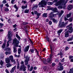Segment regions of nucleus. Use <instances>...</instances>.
<instances>
[{
    "label": "nucleus",
    "instance_id": "603ef678",
    "mask_svg": "<svg viewBox=\"0 0 73 73\" xmlns=\"http://www.w3.org/2000/svg\"><path fill=\"white\" fill-rule=\"evenodd\" d=\"M52 66L54 67L56 65V64L54 63H52Z\"/></svg>",
    "mask_w": 73,
    "mask_h": 73
},
{
    "label": "nucleus",
    "instance_id": "338daca9",
    "mask_svg": "<svg viewBox=\"0 0 73 73\" xmlns=\"http://www.w3.org/2000/svg\"><path fill=\"white\" fill-rule=\"evenodd\" d=\"M17 27V25L16 24H15L14 25H13V28H16Z\"/></svg>",
    "mask_w": 73,
    "mask_h": 73
},
{
    "label": "nucleus",
    "instance_id": "a18cd8bd",
    "mask_svg": "<svg viewBox=\"0 0 73 73\" xmlns=\"http://www.w3.org/2000/svg\"><path fill=\"white\" fill-rule=\"evenodd\" d=\"M2 3L3 4H5V3H7V0H3V1Z\"/></svg>",
    "mask_w": 73,
    "mask_h": 73
},
{
    "label": "nucleus",
    "instance_id": "5fc2aeb1",
    "mask_svg": "<svg viewBox=\"0 0 73 73\" xmlns=\"http://www.w3.org/2000/svg\"><path fill=\"white\" fill-rule=\"evenodd\" d=\"M22 3H23V4H26L27 3V2L25 1H22Z\"/></svg>",
    "mask_w": 73,
    "mask_h": 73
},
{
    "label": "nucleus",
    "instance_id": "dca6fc26",
    "mask_svg": "<svg viewBox=\"0 0 73 73\" xmlns=\"http://www.w3.org/2000/svg\"><path fill=\"white\" fill-rule=\"evenodd\" d=\"M68 9H72L73 6L70 5H69L67 7Z\"/></svg>",
    "mask_w": 73,
    "mask_h": 73
},
{
    "label": "nucleus",
    "instance_id": "37998d69",
    "mask_svg": "<svg viewBox=\"0 0 73 73\" xmlns=\"http://www.w3.org/2000/svg\"><path fill=\"white\" fill-rule=\"evenodd\" d=\"M69 49V47H68L67 46H66L65 48V50H66H66H68Z\"/></svg>",
    "mask_w": 73,
    "mask_h": 73
},
{
    "label": "nucleus",
    "instance_id": "9d476101",
    "mask_svg": "<svg viewBox=\"0 0 73 73\" xmlns=\"http://www.w3.org/2000/svg\"><path fill=\"white\" fill-rule=\"evenodd\" d=\"M65 37H68L69 36V32L68 31H66L65 33Z\"/></svg>",
    "mask_w": 73,
    "mask_h": 73
},
{
    "label": "nucleus",
    "instance_id": "79ce46f5",
    "mask_svg": "<svg viewBox=\"0 0 73 73\" xmlns=\"http://www.w3.org/2000/svg\"><path fill=\"white\" fill-rule=\"evenodd\" d=\"M23 25H27V24H28V23L27 22H24L23 23Z\"/></svg>",
    "mask_w": 73,
    "mask_h": 73
},
{
    "label": "nucleus",
    "instance_id": "f704fd0d",
    "mask_svg": "<svg viewBox=\"0 0 73 73\" xmlns=\"http://www.w3.org/2000/svg\"><path fill=\"white\" fill-rule=\"evenodd\" d=\"M27 8V5H26L25 6L23 5L22 7V8L23 9H25V8Z\"/></svg>",
    "mask_w": 73,
    "mask_h": 73
},
{
    "label": "nucleus",
    "instance_id": "20e7f679",
    "mask_svg": "<svg viewBox=\"0 0 73 73\" xmlns=\"http://www.w3.org/2000/svg\"><path fill=\"white\" fill-rule=\"evenodd\" d=\"M47 4V2L45 1V0H43L41 1V2L39 3L38 5L39 7H41L42 8L44 9L42 7H44V6H45L46 4Z\"/></svg>",
    "mask_w": 73,
    "mask_h": 73
},
{
    "label": "nucleus",
    "instance_id": "6e6552de",
    "mask_svg": "<svg viewBox=\"0 0 73 73\" xmlns=\"http://www.w3.org/2000/svg\"><path fill=\"white\" fill-rule=\"evenodd\" d=\"M68 32L70 33H71L73 32V27L72 26H70L68 28Z\"/></svg>",
    "mask_w": 73,
    "mask_h": 73
},
{
    "label": "nucleus",
    "instance_id": "2eb2a0df",
    "mask_svg": "<svg viewBox=\"0 0 73 73\" xmlns=\"http://www.w3.org/2000/svg\"><path fill=\"white\" fill-rule=\"evenodd\" d=\"M25 65L24 64H23L22 65H21L20 66V69H19V70H22V69H23L24 68H25Z\"/></svg>",
    "mask_w": 73,
    "mask_h": 73
},
{
    "label": "nucleus",
    "instance_id": "49530a36",
    "mask_svg": "<svg viewBox=\"0 0 73 73\" xmlns=\"http://www.w3.org/2000/svg\"><path fill=\"white\" fill-rule=\"evenodd\" d=\"M49 25H52V22L51 21H49L48 22Z\"/></svg>",
    "mask_w": 73,
    "mask_h": 73
},
{
    "label": "nucleus",
    "instance_id": "6e6d98bb",
    "mask_svg": "<svg viewBox=\"0 0 73 73\" xmlns=\"http://www.w3.org/2000/svg\"><path fill=\"white\" fill-rule=\"evenodd\" d=\"M15 0H11V3L13 4L14 3V2H15Z\"/></svg>",
    "mask_w": 73,
    "mask_h": 73
},
{
    "label": "nucleus",
    "instance_id": "c85d7f7f",
    "mask_svg": "<svg viewBox=\"0 0 73 73\" xmlns=\"http://www.w3.org/2000/svg\"><path fill=\"white\" fill-rule=\"evenodd\" d=\"M12 66V64H11L10 63H9L6 64V66L7 68H9Z\"/></svg>",
    "mask_w": 73,
    "mask_h": 73
},
{
    "label": "nucleus",
    "instance_id": "ddd939ff",
    "mask_svg": "<svg viewBox=\"0 0 73 73\" xmlns=\"http://www.w3.org/2000/svg\"><path fill=\"white\" fill-rule=\"evenodd\" d=\"M16 66H15L13 67L12 68L10 71L11 73H13V72H14V71H15V69L16 68Z\"/></svg>",
    "mask_w": 73,
    "mask_h": 73
},
{
    "label": "nucleus",
    "instance_id": "e433bc0d",
    "mask_svg": "<svg viewBox=\"0 0 73 73\" xmlns=\"http://www.w3.org/2000/svg\"><path fill=\"white\" fill-rule=\"evenodd\" d=\"M16 9H19V7H17L16 5H15L13 6Z\"/></svg>",
    "mask_w": 73,
    "mask_h": 73
},
{
    "label": "nucleus",
    "instance_id": "13d9d810",
    "mask_svg": "<svg viewBox=\"0 0 73 73\" xmlns=\"http://www.w3.org/2000/svg\"><path fill=\"white\" fill-rule=\"evenodd\" d=\"M69 20L70 21V22H72L73 21V19L72 18H71L69 19Z\"/></svg>",
    "mask_w": 73,
    "mask_h": 73
},
{
    "label": "nucleus",
    "instance_id": "c9c22d12",
    "mask_svg": "<svg viewBox=\"0 0 73 73\" xmlns=\"http://www.w3.org/2000/svg\"><path fill=\"white\" fill-rule=\"evenodd\" d=\"M9 59H10V60H12V59H13V56L11 55L9 57Z\"/></svg>",
    "mask_w": 73,
    "mask_h": 73
},
{
    "label": "nucleus",
    "instance_id": "4468645a",
    "mask_svg": "<svg viewBox=\"0 0 73 73\" xmlns=\"http://www.w3.org/2000/svg\"><path fill=\"white\" fill-rule=\"evenodd\" d=\"M34 51H35V50L33 49H30V50L29 51V52L31 54H32L34 53Z\"/></svg>",
    "mask_w": 73,
    "mask_h": 73
},
{
    "label": "nucleus",
    "instance_id": "a211bd4d",
    "mask_svg": "<svg viewBox=\"0 0 73 73\" xmlns=\"http://www.w3.org/2000/svg\"><path fill=\"white\" fill-rule=\"evenodd\" d=\"M46 62H48V63H50V64H51V63H52V62H51V60H50V59L49 58H48L46 59Z\"/></svg>",
    "mask_w": 73,
    "mask_h": 73
},
{
    "label": "nucleus",
    "instance_id": "052dcab7",
    "mask_svg": "<svg viewBox=\"0 0 73 73\" xmlns=\"http://www.w3.org/2000/svg\"><path fill=\"white\" fill-rule=\"evenodd\" d=\"M8 22L9 23H11V19H9L8 21Z\"/></svg>",
    "mask_w": 73,
    "mask_h": 73
},
{
    "label": "nucleus",
    "instance_id": "b1692460",
    "mask_svg": "<svg viewBox=\"0 0 73 73\" xmlns=\"http://www.w3.org/2000/svg\"><path fill=\"white\" fill-rule=\"evenodd\" d=\"M42 17H48V16H47V13H44L42 15Z\"/></svg>",
    "mask_w": 73,
    "mask_h": 73
},
{
    "label": "nucleus",
    "instance_id": "423d86ee",
    "mask_svg": "<svg viewBox=\"0 0 73 73\" xmlns=\"http://www.w3.org/2000/svg\"><path fill=\"white\" fill-rule=\"evenodd\" d=\"M20 43V42L16 38H15L13 40V44H15V47H19V44Z\"/></svg>",
    "mask_w": 73,
    "mask_h": 73
},
{
    "label": "nucleus",
    "instance_id": "f257e3e1",
    "mask_svg": "<svg viewBox=\"0 0 73 73\" xmlns=\"http://www.w3.org/2000/svg\"><path fill=\"white\" fill-rule=\"evenodd\" d=\"M66 4L65 2V0H60V1H58L57 3H56L55 4L56 6H58L59 5H60L58 7V8L59 9H62L63 8V6L62 5H64Z\"/></svg>",
    "mask_w": 73,
    "mask_h": 73
},
{
    "label": "nucleus",
    "instance_id": "473e14b6",
    "mask_svg": "<svg viewBox=\"0 0 73 73\" xmlns=\"http://www.w3.org/2000/svg\"><path fill=\"white\" fill-rule=\"evenodd\" d=\"M43 64H44V65H46V64H48V63H46V59H45L43 61Z\"/></svg>",
    "mask_w": 73,
    "mask_h": 73
},
{
    "label": "nucleus",
    "instance_id": "8fccbe9b",
    "mask_svg": "<svg viewBox=\"0 0 73 73\" xmlns=\"http://www.w3.org/2000/svg\"><path fill=\"white\" fill-rule=\"evenodd\" d=\"M20 68V66H19V62H18V65L17 66V69H19Z\"/></svg>",
    "mask_w": 73,
    "mask_h": 73
},
{
    "label": "nucleus",
    "instance_id": "774afa93",
    "mask_svg": "<svg viewBox=\"0 0 73 73\" xmlns=\"http://www.w3.org/2000/svg\"><path fill=\"white\" fill-rule=\"evenodd\" d=\"M64 58H63L62 60H61V62H64Z\"/></svg>",
    "mask_w": 73,
    "mask_h": 73
},
{
    "label": "nucleus",
    "instance_id": "aec40b11",
    "mask_svg": "<svg viewBox=\"0 0 73 73\" xmlns=\"http://www.w3.org/2000/svg\"><path fill=\"white\" fill-rule=\"evenodd\" d=\"M7 38L8 40L11 41L12 40V35H11V36H8Z\"/></svg>",
    "mask_w": 73,
    "mask_h": 73
},
{
    "label": "nucleus",
    "instance_id": "5701e85b",
    "mask_svg": "<svg viewBox=\"0 0 73 73\" xmlns=\"http://www.w3.org/2000/svg\"><path fill=\"white\" fill-rule=\"evenodd\" d=\"M35 52H36L37 55H38V56H40V55H39V52H38L39 51H38V50H37V49H36V48H35Z\"/></svg>",
    "mask_w": 73,
    "mask_h": 73
},
{
    "label": "nucleus",
    "instance_id": "393cba45",
    "mask_svg": "<svg viewBox=\"0 0 73 73\" xmlns=\"http://www.w3.org/2000/svg\"><path fill=\"white\" fill-rule=\"evenodd\" d=\"M13 52H14V53H16V52H17V50H16L17 49V48L15 47V46L13 47Z\"/></svg>",
    "mask_w": 73,
    "mask_h": 73
},
{
    "label": "nucleus",
    "instance_id": "f8f14e48",
    "mask_svg": "<svg viewBox=\"0 0 73 73\" xmlns=\"http://www.w3.org/2000/svg\"><path fill=\"white\" fill-rule=\"evenodd\" d=\"M50 49L51 51V54L50 55V57L51 59H52V46L51 45H50Z\"/></svg>",
    "mask_w": 73,
    "mask_h": 73
},
{
    "label": "nucleus",
    "instance_id": "4be33fe9",
    "mask_svg": "<svg viewBox=\"0 0 73 73\" xmlns=\"http://www.w3.org/2000/svg\"><path fill=\"white\" fill-rule=\"evenodd\" d=\"M45 38H46V40H47V41H48V42H49V38L48 37V35L45 36Z\"/></svg>",
    "mask_w": 73,
    "mask_h": 73
},
{
    "label": "nucleus",
    "instance_id": "de8ad7c7",
    "mask_svg": "<svg viewBox=\"0 0 73 73\" xmlns=\"http://www.w3.org/2000/svg\"><path fill=\"white\" fill-rule=\"evenodd\" d=\"M72 58H73V56H72V55H70L69 56V60H70Z\"/></svg>",
    "mask_w": 73,
    "mask_h": 73
},
{
    "label": "nucleus",
    "instance_id": "e2e57ef3",
    "mask_svg": "<svg viewBox=\"0 0 73 73\" xmlns=\"http://www.w3.org/2000/svg\"><path fill=\"white\" fill-rule=\"evenodd\" d=\"M4 43L5 44H6V42H7V40L6 39H4Z\"/></svg>",
    "mask_w": 73,
    "mask_h": 73
},
{
    "label": "nucleus",
    "instance_id": "bf43d9fd",
    "mask_svg": "<svg viewBox=\"0 0 73 73\" xmlns=\"http://www.w3.org/2000/svg\"><path fill=\"white\" fill-rule=\"evenodd\" d=\"M3 25H4V24L3 23H0V26L1 27H2Z\"/></svg>",
    "mask_w": 73,
    "mask_h": 73
},
{
    "label": "nucleus",
    "instance_id": "39448f33",
    "mask_svg": "<svg viewBox=\"0 0 73 73\" xmlns=\"http://www.w3.org/2000/svg\"><path fill=\"white\" fill-rule=\"evenodd\" d=\"M25 58V60L24 61L25 63V65H27L28 64V62L29 61V57L28 55L26 56H25V54H24V58Z\"/></svg>",
    "mask_w": 73,
    "mask_h": 73
},
{
    "label": "nucleus",
    "instance_id": "7ed1b4c3",
    "mask_svg": "<svg viewBox=\"0 0 73 73\" xmlns=\"http://www.w3.org/2000/svg\"><path fill=\"white\" fill-rule=\"evenodd\" d=\"M68 23L67 22H66L64 23V22H62V19H60V21H59V23L58 25V26L59 28H65L66 27V25Z\"/></svg>",
    "mask_w": 73,
    "mask_h": 73
},
{
    "label": "nucleus",
    "instance_id": "c756f323",
    "mask_svg": "<svg viewBox=\"0 0 73 73\" xmlns=\"http://www.w3.org/2000/svg\"><path fill=\"white\" fill-rule=\"evenodd\" d=\"M29 12V9H26L24 11V13H28Z\"/></svg>",
    "mask_w": 73,
    "mask_h": 73
},
{
    "label": "nucleus",
    "instance_id": "0e129e2a",
    "mask_svg": "<svg viewBox=\"0 0 73 73\" xmlns=\"http://www.w3.org/2000/svg\"><path fill=\"white\" fill-rule=\"evenodd\" d=\"M67 20H68V19L66 18V17H65L64 18V21H67Z\"/></svg>",
    "mask_w": 73,
    "mask_h": 73
},
{
    "label": "nucleus",
    "instance_id": "ea45409f",
    "mask_svg": "<svg viewBox=\"0 0 73 73\" xmlns=\"http://www.w3.org/2000/svg\"><path fill=\"white\" fill-rule=\"evenodd\" d=\"M53 3V2H49L47 3V4L48 5H52Z\"/></svg>",
    "mask_w": 73,
    "mask_h": 73
},
{
    "label": "nucleus",
    "instance_id": "f03ea898",
    "mask_svg": "<svg viewBox=\"0 0 73 73\" xmlns=\"http://www.w3.org/2000/svg\"><path fill=\"white\" fill-rule=\"evenodd\" d=\"M53 12H50V14H48V17H49L50 20H52V22L54 23H55V24H57L58 23V20H56V19L54 18H53V17H54L55 16L57 15L56 14H53Z\"/></svg>",
    "mask_w": 73,
    "mask_h": 73
},
{
    "label": "nucleus",
    "instance_id": "6ab92c4d",
    "mask_svg": "<svg viewBox=\"0 0 73 73\" xmlns=\"http://www.w3.org/2000/svg\"><path fill=\"white\" fill-rule=\"evenodd\" d=\"M60 53H58L57 54V56H62V55H63V54H63V53L62 52V51H60Z\"/></svg>",
    "mask_w": 73,
    "mask_h": 73
},
{
    "label": "nucleus",
    "instance_id": "864d4df0",
    "mask_svg": "<svg viewBox=\"0 0 73 73\" xmlns=\"http://www.w3.org/2000/svg\"><path fill=\"white\" fill-rule=\"evenodd\" d=\"M62 15L61 13H60L58 15V18H60L62 16Z\"/></svg>",
    "mask_w": 73,
    "mask_h": 73
},
{
    "label": "nucleus",
    "instance_id": "4c0bfd02",
    "mask_svg": "<svg viewBox=\"0 0 73 73\" xmlns=\"http://www.w3.org/2000/svg\"><path fill=\"white\" fill-rule=\"evenodd\" d=\"M33 66H31L30 68L29 69L30 72H31L33 70Z\"/></svg>",
    "mask_w": 73,
    "mask_h": 73
},
{
    "label": "nucleus",
    "instance_id": "2f4dec72",
    "mask_svg": "<svg viewBox=\"0 0 73 73\" xmlns=\"http://www.w3.org/2000/svg\"><path fill=\"white\" fill-rule=\"evenodd\" d=\"M5 50H6V51H11V48H7L4 49Z\"/></svg>",
    "mask_w": 73,
    "mask_h": 73
},
{
    "label": "nucleus",
    "instance_id": "412c9836",
    "mask_svg": "<svg viewBox=\"0 0 73 73\" xmlns=\"http://www.w3.org/2000/svg\"><path fill=\"white\" fill-rule=\"evenodd\" d=\"M71 15H72V13H69V14H67L66 15L67 18H69V17H71Z\"/></svg>",
    "mask_w": 73,
    "mask_h": 73
},
{
    "label": "nucleus",
    "instance_id": "09e8293b",
    "mask_svg": "<svg viewBox=\"0 0 73 73\" xmlns=\"http://www.w3.org/2000/svg\"><path fill=\"white\" fill-rule=\"evenodd\" d=\"M29 26H26V27H24V28L25 29H26V30H27V29H28V28H29Z\"/></svg>",
    "mask_w": 73,
    "mask_h": 73
},
{
    "label": "nucleus",
    "instance_id": "a878e982",
    "mask_svg": "<svg viewBox=\"0 0 73 73\" xmlns=\"http://www.w3.org/2000/svg\"><path fill=\"white\" fill-rule=\"evenodd\" d=\"M16 37H17V38L18 39V40H20L21 38H20V37L19 36V35L18 34H16Z\"/></svg>",
    "mask_w": 73,
    "mask_h": 73
},
{
    "label": "nucleus",
    "instance_id": "1a4fd4ad",
    "mask_svg": "<svg viewBox=\"0 0 73 73\" xmlns=\"http://www.w3.org/2000/svg\"><path fill=\"white\" fill-rule=\"evenodd\" d=\"M60 66H59V68H58V70L59 71H61L64 69V66H62V65L60 64Z\"/></svg>",
    "mask_w": 73,
    "mask_h": 73
},
{
    "label": "nucleus",
    "instance_id": "0eeeda50",
    "mask_svg": "<svg viewBox=\"0 0 73 73\" xmlns=\"http://www.w3.org/2000/svg\"><path fill=\"white\" fill-rule=\"evenodd\" d=\"M30 47V46L29 45L25 47L24 50V51L25 52H28V50H29V49Z\"/></svg>",
    "mask_w": 73,
    "mask_h": 73
},
{
    "label": "nucleus",
    "instance_id": "680f3d73",
    "mask_svg": "<svg viewBox=\"0 0 73 73\" xmlns=\"http://www.w3.org/2000/svg\"><path fill=\"white\" fill-rule=\"evenodd\" d=\"M24 61H22L21 62V64L22 65H24Z\"/></svg>",
    "mask_w": 73,
    "mask_h": 73
},
{
    "label": "nucleus",
    "instance_id": "4d7b16f0",
    "mask_svg": "<svg viewBox=\"0 0 73 73\" xmlns=\"http://www.w3.org/2000/svg\"><path fill=\"white\" fill-rule=\"evenodd\" d=\"M41 15V13H38L36 14V15L38 17H40V16Z\"/></svg>",
    "mask_w": 73,
    "mask_h": 73
},
{
    "label": "nucleus",
    "instance_id": "bb28decb",
    "mask_svg": "<svg viewBox=\"0 0 73 73\" xmlns=\"http://www.w3.org/2000/svg\"><path fill=\"white\" fill-rule=\"evenodd\" d=\"M6 46V44L4 43H3L2 46H1V48L3 49H4L5 48V46Z\"/></svg>",
    "mask_w": 73,
    "mask_h": 73
},
{
    "label": "nucleus",
    "instance_id": "cd10ccee",
    "mask_svg": "<svg viewBox=\"0 0 73 73\" xmlns=\"http://www.w3.org/2000/svg\"><path fill=\"white\" fill-rule=\"evenodd\" d=\"M43 69L44 70V71H46L48 69V67L46 66H44Z\"/></svg>",
    "mask_w": 73,
    "mask_h": 73
},
{
    "label": "nucleus",
    "instance_id": "3c124183",
    "mask_svg": "<svg viewBox=\"0 0 73 73\" xmlns=\"http://www.w3.org/2000/svg\"><path fill=\"white\" fill-rule=\"evenodd\" d=\"M25 32L27 35H28V30L27 29L25 30Z\"/></svg>",
    "mask_w": 73,
    "mask_h": 73
},
{
    "label": "nucleus",
    "instance_id": "c03bdc74",
    "mask_svg": "<svg viewBox=\"0 0 73 73\" xmlns=\"http://www.w3.org/2000/svg\"><path fill=\"white\" fill-rule=\"evenodd\" d=\"M0 64L1 66H3V61H2V60H1L0 61Z\"/></svg>",
    "mask_w": 73,
    "mask_h": 73
},
{
    "label": "nucleus",
    "instance_id": "f3484780",
    "mask_svg": "<svg viewBox=\"0 0 73 73\" xmlns=\"http://www.w3.org/2000/svg\"><path fill=\"white\" fill-rule=\"evenodd\" d=\"M6 62L7 64L9 63L10 62V59L8 58H7L5 59Z\"/></svg>",
    "mask_w": 73,
    "mask_h": 73
},
{
    "label": "nucleus",
    "instance_id": "72a5a7b5",
    "mask_svg": "<svg viewBox=\"0 0 73 73\" xmlns=\"http://www.w3.org/2000/svg\"><path fill=\"white\" fill-rule=\"evenodd\" d=\"M5 54L6 55H8V54H11V52L6 51L5 52Z\"/></svg>",
    "mask_w": 73,
    "mask_h": 73
},
{
    "label": "nucleus",
    "instance_id": "69168bd1",
    "mask_svg": "<svg viewBox=\"0 0 73 73\" xmlns=\"http://www.w3.org/2000/svg\"><path fill=\"white\" fill-rule=\"evenodd\" d=\"M34 14H36V15L38 13H37V11H35L34 12Z\"/></svg>",
    "mask_w": 73,
    "mask_h": 73
},
{
    "label": "nucleus",
    "instance_id": "9b49d317",
    "mask_svg": "<svg viewBox=\"0 0 73 73\" xmlns=\"http://www.w3.org/2000/svg\"><path fill=\"white\" fill-rule=\"evenodd\" d=\"M50 10H51L53 12V13H57V12H58V9H46V11H50Z\"/></svg>",
    "mask_w": 73,
    "mask_h": 73
},
{
    "label": "nucleus",
    "instance_id": "7c9ffc66",
    "mask_svg": "<svg viewBox=\"0 0 73 73\" xmlns=\"http://www.w3.org/2000/svg\"><path fill=\"white\" fill-rule=\"evenodd\" d=\"M63 31V30L62 29H60V30H58L57 32L58 33H61L62 32V31Z\"/></svg>",
    "mask_w": 73,
    "mask_h": 73
},
{
    "label": "nucleus",
    "instance_id": "58836bf2",
    "mask_svg": "<svg viewBox=\"0 0 73 73\" xmlns=\"http://www.w3.org/2000/svg\"><path fill=\"white\" fill-rule=\"evenodd\" d=\"M12 33L11 32V31H8V36H11V35H12Z\"/></svg>",
    "mask_w": 73,
    "mask_h": 73
},
{
    "label": "nucleus",
    "instance_id": "a19ab883",
    "mask_svg": "<svg viewBox=\"0 0 73 73\" xmlns=\"http://www.w3.org/2000/svg\"><path fill=\"white\" fill-rule=\"evenodd\" d=\"M69 72L70 73H73V68L70 69Z\"/></svg>",
    "mask_w": 73,
    "mask_h": 73
}]
</instances>
